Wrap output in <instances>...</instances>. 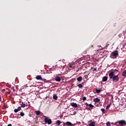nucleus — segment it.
Wrapping results in <instances>:
<instances>
[{
	"mask_svg": "<svg viewBox=\"0 0 126 126\" xmlns=\"http://www.w3.org/2000/svg\"><path fill=\"white\" fill-rule=\"evenodd\" d=\"M109 77L110 79H112L113 82H118L119 81V76L118 75H115L114 72H111L109 74Z\"/></svg>",
	"mask_w": 126,
	"mask_h": 126,
	"instance_id": "1",
	"label": "nucleus"
},
{
	"mask_svg": "<svg viewBox=\"0 0 126 126\" xmlns=\"http://www.w3.org/2000/svg\"><path fill=\"white\" fill-rule=\"evenodd\" d=\"M118 55H119L118 51H114L113 52L111 53L110 58L111 59H116Z\"/></svg>",
	"mask_w": 126,
	"mask_h": 126,
	"instance_id": "2",
	"label": "nucleus"
},
{
	"mask_svg": "<svg viewBox=\"0 0 126 126\" xmlns=\"http://www.w3.org/2000/svg\"><path fill=\"white\" fill-rule=\"evenodd\" d=\"M44 122L46 124H48V125H51L52 123V119L49 118V117H47L44 116Z\"/></svg>",
	"mask_w": 126,
	"mask_h": 126,
	"instance_id": "3",
	"label": "nucleus"
},
{
	"mask_svg": "<svg viewBox=\"0 0 126 126\" xmlns=\"http://www.w3.org/2000/svg\"><path fill=\"white\" fill-rule=\"evenodd\" d=\"M119 124L120 126H126V120H120L119 121Z\"/></svg>",
	"mask_w": 126,
	"mask_h": 126,
	"instance_id": "4",
	"label": "nucleus"
},
{
	"mask_svg": "<svg viewBox=\"0 0 126 126\" xmlns=\"http://www.w3.org/2000/svg\"><path fill=\"white\" fill-rule=\"evenodd\" d=\"M21 110V107L19 106L17 108V109H15L14 110V113H17L19 112V111H20Z\"/></svg>",
	"mask_w": 126,
	"mask_h": 126,
	"instance_id": "5",
	"label": "nucleus"
},
{
	"mask_svg": "<svg viewBox=\"0 0 126 126\" xmlns=\"http://www.w3.org/2000/svg\"><path fill=\"white\" fill-rule=\"evenodd\" d=\"M55 80H56V81H58V82H60L61 80H62V79H61V77L60 76H57L55 78Z\"/></svg>",
	"mask_w": 126,
	"mask_h": 126,
	"instance_id": "6",
	"label": "nucleus"
},
{
	"mask_svg": "<svg viewBox=\"0 0 126 126\" xmlns=\"http://www.w3.org/2000/svg\"><path fill=\"white\" fill-rule=\"evenodd\" d=\"M101 90H98L97 89H94V93L96 94V93H101Z\"/></svg>",
	"mask_w": 126,
	"mask_h": 126,
	"instance_id": "7",
	"label": "nucleus"
},
{
	"mask_svg": "<svg viewBox=\"0 0 126 126\" xmlns=\"http://www.w3.org/2000/svg\"><path fill=\"white\" fill-rule=\"evenodd\" d=\"M70 105L72 106V107H74L75 108H77L78 107L77 104H76V103L71 102Z\"/></svg>",
	"mask_w": 126,
	"mask_h": 126,
	"instance_id": "8",
	"label": "nucleus"
},
{
	"mask_svg": "<svg viewBox=\"0 0 126 126\" xmlns=\"http://www.w3.org/2000/svg\"><path fill=\"white\" fill-rule=\"evenodd\" d=\"M100 99H99V98H95L94 99V103H99V102H100Z\"/></svg>",
	"mask_w": 126,
	"mask_h": 126,
	"instance_id": "9",
	"label": "nucleus"
},
{
	"mask_svg": "<svg viewBox=\"0 0 126 126\" xmlns=\"http://www.w3.org/2000/svg\"><path fill=\"white\" fill-rule=\"evenodd\" d=\"M36 79H37V80H41L42 76L41 75H37L36 77Z\"/></svg>",
	"mask_w": 126,
	"mask_h": 126,
	"instance_id": "10",
	"label": "nucleus"
},
{
	"mask_svg": "<svg viewBox=\"0 0 126 126\" xmlns=\"http://www.w3.org/2000/svg\"><path fill=\"white\" fill-rule=\"evenodd\" d=\"M107 80H108V77H107V76H104L103 77L102 81H103V82H106Z\"/></svg>",
	"mask_w": 126,
	"mask_h": 126,
	"instance_id": "11",
	"label": "nucleus"
},
{
	"mask_svg": "<svg viewBox=\"0 0 126 126\" xmlns=\"http://www.w3.org/2000/svg\"><path fill=\"white\" fill-rule=\"evenodd\" d=\"M77 81H79V82H81L82 81V77L80 76L77 78Z\"/></svg>",
	"mask_w": 126,
	"mask_h": 126,
	"instance_id": "12",
	"label": "nucleus"
},
{
	"mask_svg": "<svg viewBox=\"0 0 126 126\" xmlns=\"http://www.w3.org/2000/svg\"><path fill=\"white\" fill-rule=\"evenodd\" d=\"M34 114L39 116V115H41V112H40V111H34Z\"/></svg>",
	"mask_w": 126,
	"mask_h": 126,
	"instance_id": "13",
	"label": "nucleus"
},
{
	"mask_svg": "<svg viewBox=\"0 0 126 126\" xmlns=\"http://www.w3.org/2000/svg\"><path fill=\"white\" fill-rule=\"evenodd\" d=\"M61 124H62V122H61V121L57 120L56 121V125H57V126H60V125H61Z\"/></svg>",
	"mask_w": 126,
	"mask_h": 126,
	"instance_id": "14",
	"label": "nucleus"
},
{
	"mask_svg": "<svg viewBox=\"0 0 126 126\" xmlns=\"http://www.w3.org/2000/svg\"><path fill=\"white\" fill-rule=\"evenodd\" d=\"M89 126H95V122H91L89 125Z\"/></svg>",
	"mask_w": 126,
	"mask_h": 126,
	"instance_id": "15",
	"label": "nucleus"
},
{
	"mask_svg": "<svg viewBox=\"0 0 126 126\" xmlns=\"http://www.w3.org/2000/svg\"><path fill=\"white\" fill-rule=\"evenodd\" d=\"M65 125H67V126H72V124L69 122H67Z\"/></svg>",
	"mask_w": 126,
	"mask_h": 126,
	"instance_id": "16",
	"label": "nucleus"
},
{
	"mask_svg": "<svg viewBox=\"0 0 126 126\" xmlns=\"http://www.w3.org/2000/svg\"><path fill=\"white\" fill-rule=\"evenodd\" d=\"M22 108H25V103L22 102V104H21Z\"/></svg>",
	"mask_w": 126,
	"mask_h": 126,
	"instance_id": "17",
	"label": "nucleus"
},
{
	"mask_svg": "<svg viewBox=\"0 0 126 126\" xmlns=\"http://www.w3.org/2000/svg\"><path fill=\"white\" fill-rule=\"evenodd\" d=\"M53 99H54V100H57L58 96H57L56 94H54L53 95Z\"/></svg>",
	"mask_w": 126,
	"mask_h": 126,
	"instance_id": "18",
	"label": "nucleus"
},
{
	"mask_svg": "<svg viewBox=\"0 0 126 126\" xmlns=\"http://www.w3.org/2000/svg\"><path fill=\"white\" fill-rule=\"evenodd\" d=\"M115 126H120V121L117 122L116 123H115Z\"/></svg>",
	"mask_w": 126,
	"mask_h": 126,
	"instance_id": "19",
	"label": "nucleus"
},
{
	"mask_svg": "<svg viewBox=\"0 0 126 126\" xmlns=\"http://www.w3.org/2000/svg\"><path fill=\"white\" fill-rule=\"evenodd\" d=\"M122 75L123 76H126V69L123 72Z\"/></svg>",
	"mask_w": 126,
	"mask_h": 126,
	"instance_id": "20",
	"label": "nucleus"
},
{
	"mask_svg": "<svg viewBox=\"0 0 126 126\" xmlns=\"http://www.w3.org/2000/svg\"><path fill=\"white\" fill-rule=\"evenodd\" d=\"M77 86L79 87V88H82V87H83V86L81 84H79L77 85Z\"/></svg>",
	"mask_w": 126,
	"mask_h": 126,
	"instance_id": "21",
	"label": "nucleus"
},
{
	"mask_svg": "<svg viewBox=\"0 0 126 126\" xmlns=\"http://www.w3.org/2000/svg\"><path fill=\"white\" fill-rule=\"evenodd\" d=\"M101 111L102 114H105V109H104V108H101Z\"/></svg>",
	"mask_w": 126,
	"mask_h": 126,
	"instance_id": "22",
	"label": "nucleus"
},
{
	"mask_svg": "<svg viewBox=\"0 0 126 126\" xmlns=\"http://www.w3.org/2000/svg\"><path fill=\"white\" fill-rule=\"evenodd\" d=\"M106 126H111V122H108L106 123Z\"/></svg>",
	"mask_w": 126,
	"mask_h": 126,
	"instance_id": "23",
	"label": "nucleus"
},
{
	"mask_svg": "<svg viewBox=\"0 0 126 126\" xmlns=\"http://www.w3.org/2000/svg\"><path fill=\"white\" fill-rule=\"evenodd\" d=\"M110 107H111V104H109L108 105H107L106 108V110H109Z\"/></svg>",
	"mask_w": 126,
	"mask_h": 126,
	"instance_id": "24",
	"label": "nucleus"
},
{
	"mask_svg": "<svg viewBox=\"0 0 126 126\" xmlns=\"http://www.w3.org/2000/svg\"><path fill=\"white\" fill-rule=\"evenodd\" d=\"M89 106L90 107V108H93V107H94V105H92V104H89Z\"/></svg>",
	"mask_w": 126,
	"mask_h": 126,
	"instance_id": "25",
	"label": "nucleus"
},
{
	"mask_svg": "<svg viewBox=\"0 0 126 126\" xmlns=\"http://www.w3.org/2000/svg\"><path fill=\"white\" fill-rule=\"evenodd\" d=\"M92 47H93V45H91V46H90L89 47V48H87V49L86 50V51H88L89 49H90L91 48H92Z\"/></svg>",
	"mask_w": 126,
	"mask_h": 126,
	"instance_id": "26",
	"label": "nucleus"
},
{
	"mask_svg": "<svg viewBox=\"0 0 126 126\" xmlns=\"http://www.w3.org/2000/svg\"><path fill=\"white\" fill-rule=\"evenodd\" d=\"M25 114L23 112H21L20 113V116H21V117H24Z\"/></svg>",
	"mask_w": 126,
	"mask_h": 126,
	"instance_id": "27",
	"label": "nucleus"
},
{
	"mask_svg": "<svg viewBox=\"0 0 126 126\" xmlns=\"http://www.w3.org/2000/svg\"><path fill=\"white\" fill-rule=\"evenodd\" d=\"M69 67H70V68H72V67H73V65H72L71 64H69Z\"/></svg>",
	"mask_w": 126,
	"mask_h": 126,
	"instance_id": "28",
	"label": "nucleus"
},
{
	"mask_svg": "<svg viewBox=\"0 0 126 126\" xmlns=\"http://www.w3.org/2000/svg\"><path fill=\"white\" fill-rule=\"evenodd\" d=\"M86 100V97L84 96L83 97V101H85Z\"/></svg>",
	"mask_w": 126,
	"mask_h": 126,
	"instance_id": "29",
	"label": "nucleus"
},
{
	"mask_svg": "<svg viewBox=\"0 0 126 126\" xmlns=\"http://www.w3.org/2000/svg\"><path fill=\"white\" fill-rule=\"evenodd\" d=\"M42 81H46V79H43L41 78V80Z\"/></svg>",
	"mask_w": 126,
	"mask_h": 126,
	"instance_id": "30",
	"label": "nucleus"
},
{
	"mask_svg": "<svg viewBox=\"0 0 126 126\" xmlns=\"http://www.w3.org/2000/svg\"><path fill=\"white\" fill-rule=\"evenodd\" d=\"M11 89H12V90H13V92H15V90L14 89V87H12Z\"/></svg>",
	"mask_w": 126,
	"mask_h": 126,
	"instance_id": "31",
	"label": "nucleus"
},
{
	"mask_svg": "<svg viewBox=\"0 0 126 126\" xmlns=\"http://www.w3.org/2000/svg\"><path fill=\"white\" fill-rule=\"evenodd\" d=\"M85 105H86V107H88V106H89V104H88V103H86Z\"/></svg>",
	"mask_w": 126,
	"mask_h": 126,
	"instance_id": "32",
	"label": "nucleus"
},
{
	"mask_svg": "<svg viewBox=\"0 0 126 126\" xmlns=\"http://www.w3.org/2000/svg\"><path fill=\"white\" fill-rule=\"evenodd\" d=\"M95 70H97V68L96 67L94 68V71H95Z\"/></svg>",
	"mask_w": 126,
	"mask_h": 126,
	"instance_id": "33",
	"label": "nucleus"
},
{
	"mask_svg": "<svg viewBox=\"0 0 126 126\" xmlns=\"http://www.w3.org/2000/svg\"><path fill=\"white\" fill-rule=\"evenodd\" d=\"M75 114H76V112L74 111V112H73V115H75Z\"/></svg>",
	"mask_w": 126,
	"mask_h": 126,
	"instance_id": "34",
	"label": "nucleus"
},
{
	"mask_svg": "<svg viewBox=\"0 0 126 126\" xmlns=\"http://www.w3.org/2000/svg\"><path fill=\"white\" fill-rule=\"evenodd\" d=\"M115 70L116 71H119V70H118L117 69H115Z\"/></svg>",
	"mask_w": 126,
	"mask_h": 126,
	"instance_id": "35",
	"label": "nucleus"
},
{
	"mask_svg": "<svg viewBox=\"0 0 126 126\" xmlns=\"http://www.w3.org/2000/svg\"><path fill=\"white\" fill-rule=\"evenodd\" d=\"M88 110H91V109L90 108H88Z\"/></svg>",
	"mask_w": 126,
	"mask_h": 126,
	"instance_id": "36",
	"label": "nucleus"
},
{
	"mask_svg": "<svg viewBox=\"0 0 126 126\" xmlns=\"http://www.w3.org/2000/svg\"><path fill=\"white\" fill-rule=\"evenodd\" d=\"M87 72V71H85L84 73H86Z\"/></svg>",
	"mask_w": 126,
	"mask_h": 126,
	"instance_id": "37",
	"label": "nucleus"
},
{
	"mask_svg": "<svg viewBox=\"0 0 126 126\" xmlns=\"http://www.w3.org/2000/svg\"><path fill=\"white\" fill-rule=\"evenodd\" d=\"M0 101H1V98L0 99Z\"/></svg>",
	"mask_w": 126,
	"mask_h": 126,
	"instance_id": "38",
	"label": "nucleus"
},
{
	"mask_svg": "<svg viewBox=\"0 0 126 126\" xmlns=\"http://www.w3.org/2000/svg\"><path fill=\"white\" fill-rule=\"evenodd\" d=\"M10 93H8V94H9Z\"/></svg>",
	"mask_w": 126,
	"mask_h": 126,
	"instance_id": "39",
	"label": "nucleus"
}]
</instances>
